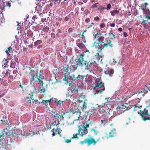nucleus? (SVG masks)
<instances>
[{
    "instance_id": "nucleus-1",
    "label": "nucleus",
    "mask_w": 150,
    "mask_h": 150,
    "mask_svg": "<svg viewBox=\"0 0 150 150\" xmlns=\"http://www.w3.org/2000/svg\"><path fill=\"white\" fill-rule=\"evenodd\" d=\"M29 68L30 71L29 74L30 81H37L36 80H35L36 77L38 80L40 86L38 89V91L41 93L45 92L47 89L48 85L46 84L45 86L43 85V80H44V76L41 74L40 71L39 72L38 69L36 67H30Z\"/></svg>"
},
{
    "instance_id": "nucleus-2",
    "label": "nucleus",
    "mask_w": 150,
    "mask_h": 150,
    "mask_svg": "<svg viewBox=\"0 0 150 150\" xmlns=\"http://www.w3.org/2000/svg\"><path fill=\"white\" fill-rule=\"evenodd\" d=\"M93 35L95 37V40L93 43V46L99 50L98 52L101 53L105 47L107 48L109 46L110 47L112 48L114 47L113 44L112 43V41L110 40H107L106 43L103 42L105 38L102 36L101 33H97Z\"/></svg>"
},
{
    "instance_id": "nucleus-3",
    "label": "nucleus",
    "mask_w": 150,
    "mask_h": 150,
    "mask_svg": "<svg viewBox=\"0 0 150 150\" xmlns=\"http://www.w3.org/2000/svg\"><path fill=\"white\" fill-rule=\"evenodd\" d=\"M72 66L69 67L68 65L64 67L63 71L64 77L63 79L64 81L72 82V81H74L77 79V76L73 74L72 72L74 70L77 69V67L75 66L74 69H72Z\"/></svg>"
},
{
    "instance_id": "nucleus-4",
    "label": "nucleus",
    "mask_w": 150,
    "mask_h": 150,
    "mask_svg": "<svg viewBox=\"0 0 150 150\" xmlns=\"http://www.w3.org/2000/svg\"><path fill=\"white\" fill-rule=\"evenodd\" d=\"M0 136L3 140L4 138L7 137L12 138L14 140L18 137V134L16 133L15 131L13 132L11 130H10L9 126H8L7 127L2 130Z\"/></svg>"
},
{
    "instance_id": "nucleus-5",
    "label": "nucleus",
    "mask_w": 150,
    "mask_h": 150,
    "mask_svg": "<svg viewBox=\"0 0 150 150\" xmlns=\"http://www.w3.org/2000/svg\"><path fill=\"white\" fill-rule=\"evenodd\" d=\"M74 111H71V110L69 111H65L63 109L59 110L58 112H56V113L54 115V116L55 117L60 119V120H64V118L69 119L72 116V113Z\"/></svg>"
},
{
    "instance_id": "nucleus-6",
    "label": "nucleus",
    "mask_w": 150,
    "mask_h": 150,
    "mask_svg": "<svg viewBox=\"0 0 150 150\" xmlns=\"http://www.w3.org/2000/svg\"><path fill=\"white\" fill-rule=\"evenodd\" d=\"M34 132H33V134H31V133L29 132L28 129L26 127L24 126L22 127L21 129V130L19 131V133L18 134V135H21L23 136H29L31 135L32 136L35 134Z\"/></svg>"
},
{
    "instance_id": "nucleus-7",
    "label": "nucleus",
    "mask_w": 150,
    "mask_h": 150,
    "mask_svg": "<svg viewBox=\"0 0 150 150\" xmlns=\"http://www.w3.org/2000/svg\"><path fill=\"white\" fill-rule=\"evenodd\" d=\"M96 63L94 59H91L88 62L86 61L84 63L85 69L90 70L91 69Z\"/></svg>"
},
{
    "instance_id": "nucleus-8",
    "label": "nucleus",
    "mask_w": 150,
    "mask_h": 150,
    "mask_svg": "<svg viewBox=\"0 0 150 150\" xmlns=\"http://www.w3.org/2000/svg\"><path fill=\"white\" fill-rule=\"evenodd\" d=\"M96 87L98 88H101V89L97 90H96V93L94 94H101L103 91L105 90V87L104 86V83L102 82H100L98 84L95 85V88Z\"/></svg>"
},
{
    "instance_id": "nucleus-9",
    "label": "nucleus",
    "mask_w": 150,
    "mask_h": 150,
    "mask_svg": "<svg viewBox=\"0 0 150 150\" xmlns=\"http://www.w3.org/2000/svg\"><path fill=\"white\" fill-rule=\"evenodd\" d=\"M57 79L55 78H52L49 80V84L52 89H56L57 88Z\"/></svg>"
},
{
    "instance_id": "nucleus-10",
    "label": "nucleus",
    "mask_w": 150,
    "mask_h": 150,
    "mask_svg": "<svg viewBox=\"0 0 150 150\" xmlns=\"http://www.w3.org/2000/svg\"><path fill=\"white\" fill-rule=\"evenodd\" d=\"M79 129H78V134L83 137V135L86 134L88 132L87 129L83 128V126L80 125L78 126Z\"/></svg>"
},
{
    "instance_id": "nucleus-11",
    "label": "nucleus",
    "mask_w": 150,
    "mask_h": 150,
    "mask_svg": "<svg viewBox=\"0 0 150 150\" xmlns=\"http://www.w3.org/2000/svg\"><path fill=\"white\" fill-rule=\"evenodd\" d=\"M95 142L93 139H91L90 137L85 139L83 141H80L79 143L82 145L87 143L88 146H89L92 144V142Z\"/></svg>"
},
{
    "instance_id": "nucleus-12",
    "label": "nucleus",
    "mask_w": 150,
    "mask_h": 150,
    "mask_svg": "<svg viewBox=\"0 0 150 150\" xmlns=\"http://www.w3.org/2000/svg\"><path fill=\"white\" fill-rule=\"evenodd\" d=\"M98 110L97 112V114L98 115H100L104 113L105 112L106 110L107 109H108L107 107H106L105 106L102 104V105H98Z\"/></svg>"
},
{
    "instance_id": "nucleus-13",
    "label": "nucleus",
    "mask_w": 150,
    "mask_h": 150,
    "mask_svg": "<svg viewBox=\"0 0 150 150\" xmlns=\"http://www.w3.org/2000/svg\"><path fill=\"white\" fill-rule=\"evenodd\" d=\"M84 55L83 54H81L80 56V57L76 61V65H79L81 67H82L83 65L84 64V63L85 61L83 59Z\"/></svg>"
},
{
    "instance_id": "nucleus-14",
    "label": "nucleus",
    "mask_w": 150,
    "mask_h": 150,
    "mask_svg": "<svg viewBox=\"0 0 150 150\" xmlns=\"http://www.w3.org/2000/svg\"><path fill=\"white\" fill-rule=\"evenodd\" d=\"M71 110V111H73L74 110V112H75L74 113H72V115H73L75 118L77 117V119H76V120H79V117H81L80 115L81 114V112L78 109H73Z\"/></svg>"
},
{
    "instance_id": "nucleus-15",
    "label": "nucleus",
    "mask_w": 150,
    "mask_h": 150,
    "mask_svg": "<svg viewBox=\"0 0 150 150\" xmlns=\"http://www.w3.org/2000/svg\"><path fill=\"white\" fill-rule=\"evenodd\" d=\"M108 119L106 116L102 115L101 118L100 125L102 126H104L108 123Z\"/></svg>"
},
{
    "instance_id": "nucleus-16",
    "label": "nucleus",
    "mask_w": 150,
    "mask_h": 150,
    "mask_svg": "<svg viewBox=\"0 0 150 150\" xmlns=\"http://www.w3.org/2000/svg\"><path fill=\"white\" fill-rule=\"evenodd\" d=\"M62 130L60 128L57 127L56 129L53 128L51 131V132H52V136H54L57 134L59 135L61 133Z\"/></svg>"
},
{
    "instance_id": "nucleus-17",
    "label": "nucleus",
    "mask_w": 150,
    "mask_h": 150,
    "mask_svg": "<svg viewBox=\"0 0 150 150\" xmlns=\"http://www.w3.org/2000/svg\"><path fill=\"white\" fill-rule=\"evenodd\" d=\"M87 103L85 102L82 101L80 102L78 105V108L81 110H82V111H83L86 109L87 108Z\"/></svg>"
},
{
    "instance_id": "nucleus-18",
    "label": "nucleus",
    "mask_w": 150,
    "mask_h": 150,
    "mask_svg": "<svg viewBox=\"0 0 150 150\" xmlns=\"http://www.w3.org/2000/svg\"><path fill=\"white\" fill-rule=\"evenodd\" d=\"M140 111L141 112V113L139 111H138L137 113L141 116L143 120V118L145 117H144V115H149L148 110L146 109V108H145L144 110L141 111L140 110Z\"/></svg>"
},
{
    "instance_id": "nucleus-19",
    "label": "nucleus",
    "mask_w": 150,
    "mask_h": 150,
    "mask_svg": "<svg viewBox=\"0 0 150 150\" xmlns=\"http://www.w3.org/2000/svg\"><path fill=\"white\" fill-rule=\"evenodd\" d=\"M67 91L68 95L70 96H72L74 94L73 92H74V93H76L78 94L79 95L80 94V92H83V91H81V90H80V91H78V92L77 91H73V90H72V89L70 88L69 87L68 88Z\"/></svg>"
},
{
    "instance_id": "nucleus-20",
    "label": "nucleus",
    "mask_w": 150,
    "mask_h": 150,
    "mask_svg": "<svg viewBox=\"0 0 150 150\" xmlns=\"http://www.w3.org/2000/svg\"><path fill=\"white\" fill-rule=\"evenodd\" d=\"M109 137H114L116 136L117 133L116 132V129L114 128L113 129L111 130L110 132H109Z\"/></svg>"
},
{
    "instance_id": "nucleus-21",
    "label": "nucleus",
    "mask_w": 150,
    "mask_h": 150,
    "mask_svg": "<svg viewBox=\"0 0 150 150\" xmlns=\"http://www.w3.org/2000/svg\"><path fill=\"white\" fill-rule=\"evenodd\" d=\"M77 41L79 42L77 44V46L79 48L82 49L85 47V45L82 43L81 41L80 40H78Z\"/></svg>"
},
{
    "instance_id": "nucleus-22",
    "label": "nucleus",
    "mask_w": 150,
    "mask_h": 150,
    "mask_svg": "<svg viewBox=\"0 0 150 150\" xmlns=\"http://www.w3.org/2000/svg\"><path fill=\"white\" fill-rule=\"evenodd\" d=\"M83 88H84V85L83 84H82L81 85L78 86L77 88H76V87H75L73 89V91H77L78 92V91H80V90Z\"/></svg>"
},
{
    "instance_id": "nucleus-23",
    "label": "nucleus",
    "mask_w": 150,
    "mask_h": 150,
    "mask_svg": "<svg viewBox=\"0 0 150 150\" xmlns=\"http://www.w3.org/2000/svg\"><path fill=\"white\" fill-rule=\"evenodd\" d=\"M41 39L40 40H38L34 42V45L35 47L38 46V47L39 46H40L42 42V41L41 40Z\"/></svg>"
},
{
    "instance_id": "nucleus-24",
    "label": "nucleus",
    "mask_w": 150,
    "mask_h": 150,
    "mask_svg": "<svg viewBox=\"0 0 150 150\" xmlns=\"http://www.w3.org/2000/svg\"><path fill=\"white\" fill-rule=\"evenodd\" d=\"M148 5L149 4L147 3L146 2L144 3L143 4H142L141 5V7L139 8V9H141L143 11L145 10L146 6Z\"/></svg>"
},
{
    "instance_id": "nucleus-25",
    "label": "nucleus",
    "mask_w": 150,
    "mask_h": 150,
    "mask_svg": "<svg viewBox=\"0 0 150 150\" xmlns=\"http://www.w3.org/2000/svg\"><path fill=\"white\" fill-rule=\"evenodd\" d=\"M90 132H93L95 135H97L99 133V131L97 129L96 127L91 129L90 131Z\"/></svg>"
},
{
    "instance_id": "nucleus-26",
    "label": "nucleus",
    "mask_w": 150,
    "mask_h": 150,
    "mask_svg": "<svg viewBox=\"0 0 150 150\" xmlns=\"http://www.w3.org/2000/svg\"><path fill=\"white\" fill-rule=\"evenodd\" d=\"M2 66L4 68H5L6 67H7V65L8 63V61L6 60H3L2 62Z\"/></svg>"
},
{
    "instance_id": "nucleus-27",
    "label": "nucleus",
    "mask_w": 150,
    "mask_h": 150,
    "mask_svg": "<svg viewBox=\"0 0 150 150\" xmlns=\"http://www.w3.org/2000/svg\"><path fill=\"white\" fill-rule=\"evenodd\" d=\"M51 101V99L46 100H42V103H45V106H46L47 107H48V105L50 104L49 103Z\"/></svg>"
},
{
    "instance_id": "nucleus-28",
    "label": "nucleus",
    "mask_w": 150,
    "mask_h": 150,
    "mask_svg": "<svg viewBox=\"0 0 150 150\" xmlns=\"http://www.w3.org/2000/svg\"><path fill=\"white\" fill-rule=\"evenodd\" d=\"M105 9V7H104L103 5H100L98 8V10L100 11V13H102L103 12V10Z\"/></svg>"
},
{
    "instance_id": "nucleus-29",
    "label": "nucleus",
    "mask_w": 150,
    "mask_h": 150,
    "mask_svg": "<svg viewBox=\"0 0 150 150\" xmlns=\"http://www.w3.org/2000/svg\"><path fill=\"white\" fill-rule=\"evenodd\" d=\"M111 15L112 16H114L115 14H118L119 13V10H116L111 11L110 12Z\"/></svg>"
},
{
    "instance_id": "nucleus-30",
    "label": "nucleus",
    "mask_w": 150,
    "mask_h": 150,
    "mask_svg": "<svg viewBox=\"0 0 150 150\" xmlns=\"http://www.w3.org/2000/svg\"><path fill=\"white\" fill-rule=\"evenodd\" d=\"M6 5H5L4 6L3 8L2 9V11H3L4 10H5V8L7 7H10L11 6V3L9 2V1L6 2Z\"/></svg>"
},
{
    "instance_id": "nucleus-31",
    "label": "nucleus",
    "mask_w": 150,
    "mask_h": 150,
    "mask_svg": "<svg viewBox=\"0 0 150 150\" xmlns=\"http://www.w3.org/2000/svg\"><path fill=\"white\" fill-rule=\"evenodd\" d=\"M57 119L56 118L55 119L54 122L53 123L54 125L57 126L59 125V122L61 121L60 120V119Z\"/></svg>"
},
{
    "instance_id": "nucleus-32",
    "label": "nucleus",
    "mask_w": 150,
    "mask_h": 150,
    "mask_svg": "<svg viewBox=\"0 0 150 150\" xmlns=\"http://www.w3.org/2000/svg\"><path fill=\"white\" fill-rule=\"evenodd\" d=\"M107 72V73L106 74L108 75H109L110 76H111V75L114 73V70L112 69H110Z\"/></svg>"
},
{
    "instance_id": "nucleus-33",
    "label": "nucleus",
    "mask_w": 150,
    "mask_h": 150,
    "mask_svg": "<svg viewBox=\"0 0 150 150\" xmlns=\"http://www.w3.org/2000/svg\"><path fill=\"white\" fill-rule=\"evenodd\" d=\"M80 96L79 97V99H81V98H83V99H85V95H84V93L83 92H80Z\"/></svg>"
},
{
    "instance_id": "nucleus-34",
    "label": "nucleus",
    "mask_w": 150,
    "mask_h": 150,
    "mask_svg": "<svg viewBox=\"0 0 150 150\" xmlns=\"http://www.w3.org/2000/svg\"><path fill=\"white\" fill-rule=\"evenodd\" d=\"M144 90L145 91L144 93H147L148 91H150V87H147V86H145L144 87Z\"/></svg>"
},
{
    "instance_id": "nucleus-35",
    "label": "nucleus",
    "mask_w": 150,
    "mask_h": 150,
    "mask_svg": "<svg viewBox=\"0 0 150 150\" xmlns=\"http://www.w3.org/2000/svg\"><path fill=\"white\" fill-rule=\"evenodd\" d=\"M91 121L89 122L88 124L84 123L83 124V128H86V129H87V128H89L90 125H92L91 124Z\"/></svg>"
},
{
    "instance_id": "nucleus-36",
    "label": "nucleus",
    "mask_w": 150,
    "mask_h": 150,
    "mask_svg": "<svg viewBox=\"0 0 150 150\" xmlns=\"http://www.w3.org/2000/svg\"><path fill=\"white\" fill-rule=\"evenodd\" d=\"M110 98L108 97V98H105V99L107 100V101L106 102H105L103 104V105L104 106H105L106 107H108V104L109 105L110 104V102L108 101V99Z\"/></svg>"
},
{
    "instance_id": "nucleus-37",
    "label": "nucleus",
    "mask_w": 150,
    "mask_h": 150,
    "mask_svg": "<svg viewBox=\"0 0 150 150\" xmlns=\"http://www.w3.org/2000/svg\"><path fill=\"white\" fill-rule=\"evenodd\" d=\"M110 98L108 97V98H105V99L107 100V101L106 102H105L103 104V105L104 106H105L106 107H108V104L109 105L110 104V102L108 101V99Z\"/></svg>"
},
{
    "instance_id": "nucleus-38",
    "label": "nucleus",
    "mask_w": 150,
    "mask_h": 150,
    "mask_svg": "<svg viewBox=\"0 0 150 150\" xmlns=\"http://www.w3.org/2000/svg\"><path fill=\"white\" fill-rule=\"evenodd\" d=\"M100 82H102L100 78L96 79L95 80V85L98 84Z\"/></svg>"
},
{
    "instance_id": "nucleus-39",
    "label": "nucleus",
    "mask_w": 150,
    "mask_h": 150,
    "mask_svg": "<svg viewBox=\"0 0 150 150\" xmlns=\"http://www.w3.org/2000/svg\"><path fill=\"white\" fill-rule=\"evenodd\" d=\"M92 109H90L88 111H87V115H92L94 114L92 110Z\"/></svg>"
},
{
    "instance_id": "nucleus-40",
    "label": "nucleus",
    "mask_w": 150,
    "mask_h": 150,
    "mask_svg": "<svg viewBox=\"0 0 150 150\" xmlns=\"http://www.w3.org/2000/svg\"><path fill=\"white\" fill-rule=\"evenodd\" d=\"M3 123L5 125H8V126H9L8 125H9V123L7 122V121L6 120V122L5 121V120H4V121H3V120H0V123Z\"/></svg>"
},
{
    "instance_id": "nucleus-41",
    "label": "nucleus",
    "mask_w": 150,
    "mask_h": 150,
    "mask_svg": "<svg viewBox=\"0 0 150 150\" xmlns=\"http://www.w3.org/2000/svg\"><path fill=\"white\" fill-rule=\"evenodd\" d=\"M49 29V28L48 27L46 26L43 28L42 30L44 32H47L48 31Z\"/></svg>"
},
{
    "instance_id": "nucleus-42",
    "label": "nucleus",
    "mask_w": 150,
    "mask_h": 150,
    "mask_svg": "<svg viewBox=\"0 0 150 150\" xmlns=\"http://www.w3.org/2000/svg\"><path fill=\"white\" fill-rule=\"evenodd\" d=\"M12 50V48H11V47H9L7 49V50H6L5 51V52H6V54L7 55H9V52L11 50Z\"/></svg>"
},
{
    "instance_id": "nucleus-43",
    "label": "nucleus",
    "mask_w": 150,
    "mask_h": 150,
    "mask_svg": "<svg viewBox=\"0 0 150 150\" xmlns=\"http://www.w3.org/2000/svg\"><path fill=\"white\" fill-rule=\"evenodd\" d=\"M113 113L112 111L110 109L109 110V112L107 113V115L111 117H112V115Z\"/></svg>"
},
{
    "instance_id": "nucleus-44",
    "label": "nucleus",
    "mask_w": 150,
    "mask_h": 150,
    "mask_svg": "<svg viewBox=\"0 0 150 150\" xmlns=\"http://www.w3.org/2000/svg\"><path fill=\"white\" fill-rule=\"evenodd\" d=\"M91 137V139H93L94 140V141L95 142H92V144H93V145H95L96 143L97 142L99 141L100 139V138H99L98 139H97L96 141L94 138H93L92 137Z\"/></svg>"
},
{
    "instance_id": "nucleus-45",
    "label": "nucleus",
    "mask_w": 150,
    "mask_h": 150,
    "mask_svg": "<svg viewBox=\"0 0 150 150\" xmlns=\"http://www.w3.org/2000/svg\"><path fill=\"white\" fill-rule=\"evenodd\" d=\"M84 76H83L82 75H78V76H77V79L78 80H80V79H83L84 77Z\"/></svg>"
},
{
    "instance_id": "nucleus-46",
    "label": "nucleus",
    "mask_w": 150,
    "mask_h": 150,
    "mask_svg": "<svg viewBox=\"0 0 150 150\" xmlns=\"http://www.w3.org/2000/svg\"><path fill=\"white\" fill-rule=\"evenodd\" d=\"M94 24L93 23H91L86 28V29H88L89 28L92 27L93 29L94 28Z\"/></svg>"
},
{
    "instance_id": "nucleus-47",
    "label": "nucleus",
    "mask_w": 150,
    "mask_h": 150,
    "mask_svg": "<svg viewBox=\"0 0 150 150\" xmlns=\"http://www.w3.org/2000/svg\"><path fill=\"white\" fill-rule=\"evenodd\" d=\"M109 34L110 36L111 37L110 38V39L112 40L113 39L115 38V36L112 33H110Z\"/></svg>"
},
{
    "instance_id": "nucleus-48",
    "label": "nucleus",
    "mask_w": 150,
    "mask_h": 150,
    "mask_svg": "<svg viewBox=\"0 0 150 150\" xmlns=\"http://www.w3.org/2000/svg\"><path fill=\"white\" fill-rule=\"evenodd\" d=\"M53 71L54 72V74L55 73L58 75V73L59 72V68H57L56 69L53 70Z\"/></svg>"
},
{
    "instance_id": "nucleus-49",
    "label": "nucleus",
    "mask_w": 150,
    "mask_h": 150,
    "mask_svg": "<svg viewBox=\"0 0 150 150\" xmlns=\"http://www.w3.org/2000/svg\"><path fill=\"white\" fill-rule=\"evenodd\" d=\"M79 134L78 133H76L75 134H74L73 135V136L71 137V139H73L74 138L76 139H78L79 137H78L77 135Z\"/></svg>"
},
{
    "instance_id": "nucleus-50",
    "label": "nucleus",
    "mask_w": 150,
    "mask_h": 150,
    "mask_svg": "<svg viewBox=\"0 0 150 150\" xmlns=\"http://www.w3.org/2000/svg\"><path fill=\"white\" fill-rule=\"evenodd\" d=\"M144 14L148 13L150 12V11L149 9H145V10L143 11Z\"/></svg>"
},
{
    "instance_id": "nucleus-51",
    "label": "nucleus",
    "mask_w": 150,
    "mask_h": 150,
    "mask_svg": "<svg viewBox=\"0 0 150 150\" xmlns=\"http://www.w3.org/2000/svg\"><path fill=\"white\" fill-rule=\"evenodd\" d=\"M33 95L32 94L31 96V97H30V99H29V100H28L27 101L28 102H29V103H30V104L31 103V100H30V99L32 100V101L33 100H34V98H33Z\"/></svg>"
},
{
    "instance_id": "nucleus-52",
    "label": "nucleus",
    "mask_w": 150,
    "mask_h": 150,
    "mask_svg": "<svg viewBox=\"0 0 150 150\" xmlns=\"http://www.w3.org/2000/svg\"><path fill=\"white\" fill-rule=\"evenodd\" d=\"M64 101V100L61 101V100H59L57 103V105H63V103Z\"/></svg>"
},
{
    "instance_id": "nucleus-53",
    "label": "nucleus",
    "mask_w": 150,
    "mask_h": 150,
    "mask_svg": "<svg viewBox=\"0 0 150 150\" xmlns=\"http://www.w3.org/2000/svg\"><path fill=\"white\" fill-rule=\"evenodd\" d=\"M52 74L53 77L52 78H55V79H56L57 77H58V75L55 73L54 74V72L53 71Z\"/></svg>"
},
{
    "instance_id": "nucleus-54",
    "label": "nucleus",
    "mask_w": 150,
    "mask_h": 150,
    "mask_svg": "<svg viewBox=\"0 0 150 150\" xmlns=\"http://www.w3.org/2000/svg\"><path fill=\"white\" fill-rule=\"evenodd\" d=\"M149 116V117H144L143 118V120L144 121H146V120H150V113Z\"/></svg>"
},
{
    "instance_id": "nucleus-55",
    "label": "nucleus",
    "mask_w": 150,
    "mask_h": 150,
    "mask_svg": "<svg viewBox=\"0 0 150 150\" xmlns=\"http://www.w3.org/2000/svg\"><path fill=\"white\" fill-rule=\"evenodd\" d=\"M53 1L54 3V4H57V3L58 2L59 3H60V0H59H59H52Z\"/></svg>"
},
{
    "instance_id": "nucleus-56",
    "label": "nucleus",
    "mask_w": 150,
    "mask_h": 150,
    "mask_svg": "<svg viewBox=\"0 0 150 150\" xmlns=\"http://www.w3.org/2000/svg\"><path fill=\"white\" fill-rule=\"evenodd\" d=\"M8 79L10 80V81H13V76L11 75H10L8 77Z\"/></svg>"
},
{
    "instance_id": "nucleus-57",
    "label": "nucleus",
    "mask_w": 150,
    "mask_h": 150,
    "mask_svg": "<svg viewBox=\"0 0 150 150\" xmlns=\"http://www.w3.org/2000/svg\"><path fill=\"white\" fill-rule=\"evenodd\" d=\"M39 128L40 129V130H42V131L45 130V127L44 126H40Z\"/></svg>"
},
{
    "instance_id": "nucleus-58",
    "label": "nucleus",
    "mask_w": 150,
    "mask_h": 150,
    "mask_svg": "<svg viewBox=\"0 0 150 150\" xmlns=\"http://www.w3.org/2000/svg\"><path fill=\"white\" fill-rule=\"evenodd\" d=\"M111 6V5L110 4H108L107 5L106 9L107 10H109Z\"/></svg>"
},
{
    "instance_id": "nucleus-59",
    "label": "nucleus",
    "mask_w": 150,
    "mask_h": 150,
    "mask_svg": "<svg viewBox=\"0 0 150 150\" xmlns=\"http://www.w3.org/2000/svg\"><path fill=\"white\" fill-rule=\"evenodd\" d=\"M73 31V29L71 28H70L68 29V32L69 33H71Z\"/></svg>"
},
{
    "instance_id": "nucleus-60",
    "label": "nucleus",
    "mask_w": 150,
    "mask_h": 150,
    "mask_svg": "<svg viewBox=\"0 0 150 150\" xmlns=\"http://www.w3.org/2000/svg\"><path fill=\"white\" fill-rule=\"evenodd\" d=\"M41 21L42 22H46V18H43L41 19Z\"/></svg>"
},
{
    "instance_id": "nucleus-61",
    "label": "nucleus",
    "mask_w": 150,
    "mask_h": 150,
    "mask_svg": "<svg viewBox=\"0 0 150 150\" xmlns=\"http://www.w3.org/2000/svg\"><path fill=\"white\" fill-rule=\"evenodd\" d=\"M90 19L89 18H87L85 21L86 23H88L90 21Z\"/></svg>"
},
{
    "instance_id": "nucleus-62",
    "label": "nucleus",
    "mask_w": 150,
    "mask_h": 150,
    "mask_svg": "<svg viewBox=\"0 0 150 150\" xmlns=\"http://www.w3.org/2000/svg\"><path fill=\"white\" fill-rule=\"evenodd\" d=\"M99 19L100 18L98 16L94 18V20L96 21H98Z\"/></svg>"
},
{
    "instance_id": "nucleus-63",
    "label": "nucleus",
    "mask_w": 150,
    "mask_h": 150,
    "mask_svg": "<svg viewBox=\"0 0 150 150\" xmlns=\"http://www.w3.org/2000/svg\"><path fill=\"white\" fill-rule=\"evenodd\" d=\"M98 4V3H96L93 4L92 6V8H94L96 7H97L96 5Z\"/></svg>"
},
{
    "instance_id": "nucleus-64",
    "label": "nucleus",
    "mask_w": 150,
    "mask_h": 150,
    "mask_svg": "<svg viewBox=\"0 0 150 150\" xmlns=\"http://www.w3.org/2000/svg\"><path fill=\"white\" fill-rule=\"evenodd\" d=\"M65 142L68 143H70V142H71V139H66L65 140Z\"/></svg>"
}]
</instances>
